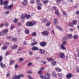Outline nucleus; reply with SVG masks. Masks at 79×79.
I'll return each instance as SVG.
<instances>
[{"label": "nucleus", "instance_id": "obj_18", "mask_svg": "<svg viewBox=\"0 0 79 79\" xmlns=\"http://www.w3.org/2000/svg\"><path fill=\"white\" fill-rule=\"evenodd\" d=\"M68 78H70L71 77V76H72V75L71 74H68L66 76Z\"/></svg>", "mask_w": 79, "mask_h": 79}, {"label": "nucleus", "instance_id": "obj_43", "mask_svg": "<svg viewBox=\"0 0 79 79\" xmlns=\"http://www.w3.org/2000/svg\"><path fill=\"white\" fill-rule=\"evenodd\" d=\"M2 60L3 57H2V56H0V63L2 62Z\"/></svg>", "mask_w": 79, "mask_h": 79}, {"label": "nucleus", "instance_id": "obj_40", "mask_svg": "<svg viewBox=\"0 0 79 79\" xmlns=\"http://www.w3.org/2000/svg\"><path fill=\"white\" fill-rule=\"evenodd\" d=\"M73 24H77V21L74 20L73 22Z\"/></svg>", "mask_w": 79, "mask_h": 79}, {"label": "nucleus", "instance_id": "obj_16", "mask_svg": "<svg viewBox=\"0 0 79 79\" xmlns=\"http://www.w3.org/2000/svg\"><path fill=\"white\" fill-rule=\"evenodd\" d=\"M60 48L64 50H66V48H64V45L62 44H61L60 45Z\"/></svg>", "mask_w": 79, "mask_h": 79}, {"label": "nucleus", "instance_id": "obj_27", "mask_svg": "<svg viewBox=\"0 0 79 79\" xmlns=\"http://www.w3.org/2000/svg\"><path fill=\"white\" fill-rule=\"evenodd\" d=\"M56 64V62H54L51 64L52 66H55Z\"/></svg>", "mask_w": 79, "mask_h": 79}, {"label": "nucleus", "instance_id": "obj_22", "mask_svg": "<svg viewBox=\"0 0 79 79\" xmlns=\"http://www.w3.org/2000/svg\"><path fill=\"white\" fill-rule=\"evenodd\" d=\"M0 66L2 68H5V64H3L2 63H0Z\"/></svg>", "mask_w": 79, "mask_h": 79}, {"label": "nucleus", "instance_id": "obj_39", "mask_svg": "<svg viewBox=\"0 0 79 79\" xmlns=\"http://www.w3.org/2000/svg\"><path fill=\"white\" fill-rule=\"evenodd\" d=\"M14 62H15V61L11 60L10 62V64H9L10 65H11V64H13V63H14Z\"/></svg>", "mask_w": 79, "mask_h": 79}, {"label": "nucleus", "instance_id": "obj_51", "mask_svg": "<svg viewBox=\"0 0 79 79\" xmlns=\"http://www.w3.org/2000/svg\"><path fill=\"white\" fill-rule=\"evenodd\" d=\"M10 13V12L9 11H7L5 12V15H8Z\"/></svg>", "mask_w": 79, "mask_h": 79}, {"label": "nucleus", "instance_id": "obj_55", "mask_svg": "<svg viewBox=\"0 0 79 79\" xmlns=\"http://www.w3.org/2000/svg\"><path fill=\"white\" fill-rule=\"evenodd\" d=\"M18 51H21V48L19 47V49H18Z\"/></svg>", "mask_w": 79, "mask_h": 79}, {"label": "nucleus", "instance_id": "obj_24", "mask_svg": "<svg viewBox=\"0 0 79 79\" xmlns=\"http://www.w3.org/2000/svg\"><path fill=\"white\" fill-rule=\"evenodd\" d=\"M25 33L26 34H29V31L27 29H26L25 30Z\"/></svg>", "mask_w": 79, "mask_h": 79}, {"label": "nucleus", "instance_id": "obj_37", "mask_svg": "<svg viewBox=\"0 0 79 79\" xmlns=\"http://www.w3.org/2000/svg\"><path fill=\"white\" fill-rule=\"evenodd\" d=\"M37 8L38 10H41V9H42V7H41L40 6H37Z\"/></svg>", "mask_w": 79, "mask_h": 79}, {"label": "nucleus", "instance_id": "obj_49", "mask_svg": "<svg viewBox=\"0 0 79 79\" xmlns=\"http://www.w3.org/2000/svg\"><path fill=\"white\" fill-rule=\"evenodd\" d=\"M29 54L30 55H33V52L31 51L30 52H29Z\"/></svg>", "mask_w": 79, "mask_h": 79}, {"label": "nucleus", "instance_id": "obj_33", "mask_svg": "<svg viewBox=\"0 0 79 79\" xmlns=\"http://www.w3.org/2000/svg\"><path fill=\"white\" fill-rule=\"evenodd\" d=\"M37 41H35L34 42V43H32L31 45H36V44H37Z\"/></svg>", "mask_w": 79, "mask_h": 79}, {"label": "nucleus", "instance_id": "obj_41", "mask_svg": "<svg viewBox=\"0 0 79 79\" xmlns=\"http://www.w3.org/2000/svg\"><path fill=\"white\" fill-rule=\"evenodd\" d=\"M3 0H0V5H3Z\"/></svg>", "mask_w": 79, "mask_h": 79}, {"label": "nucleus", "instance_id": "obj_2", "mask_svg": "<svg viewBox=\"0 0 79 79\" xmlns=\"http://www.w3.org/2000/svg\"><path fill=\"white\" fill-rule=\"evenodd\" d=\"M8 32V30L7 29L3 30L0 32V35L2 36L3 35H5L7 34V32Z\"/></svg>", "mask_w": 79, "mask_h": 79}, {"label": "nucleus", "instance_id": "obj_5", "mask_svg": "<svg viewBox=\"0 0 79 79\" xmlns=\"http://www.w3.org/2000/svg\"><path fill=\"white\" fill-rule=\"evenodd\" d=\"M50 33L47 31H44L41 32V34H42L43 35H45L46 36H48V35H49Z\"/></svg>", "mask_w": 79, "mask_h": 79}, {"label": "nucleus", "instance_id": "obj_58", "mask_svg": "<svg viewBox=\"0 0 79 79\" xmlns=\"http://www.w3.org/2000/svg\"><path fill=\"white\" fill-rule=\"evenodd\" d=\"M18 26H21V23L20 22H19L18 23Z\"/></svg>", "mask_w": 79, "mask_h": 79}, {"label": "nucleus", "instance_id": "obj_54", "mask_svg": "<svg viewBox=\"0 0 79 79\" xmlns=\"http://www.w3.org/2000/svg\"><path fill=\"white\" fill-rule=\"evenodd\" d=\"M30 3L31 4H34V1H30Z\"/></svg>", "mask_w": 79, "mask_h": 79}, {"label": "nucleus", "instance_id": "obj_59", "mask_svg": "<svg viewBox=\"0 0 79 79\" xmlns=\"http://www.w3.org/2000/svg\"><path fill=\"white\" fill-rule=\"evenodd\" d=\"M9 55V53L8 52H7L6 54V56H7Z\"/></svg>", "mask_w": 79, "mask_h": 79}, {"label": "nucleus", "instance_id": "obj_3", "mask_svg": "<svg viewBox=\"0 0 79 79\" xmlns=\"http://www.w3.org/2000/svg\"><path fill=\"white\" fill-rule=\"evenodd\" d=\"M40 77L42 79H50V74L48 73H47V76L44 75H41L40 76Z\"/></svg>", "mask_w": 79, "mask_h": 79}, {"label": "nucleus", "instance_id": "obj_25", "mask_svg": "<svg viewBox=\"0 0 79 79\" xmlns=\"http://www.w3.org/2000/svg\"><path fill=\"white\" fill-rule=\"evenodd\" d=\"M57 21H58V19H56L54 20V24L55 25H57L58 23V22H57Z\"/></svg>", "mask_w": 79, "mask_h": 79}, {"label": "nucleus", "instance_id": "obj_34", "mask_svg": "<svg viewBox=\"0 0 79 79\" xmlns=\"http://www.w3.org/2000/svg\"><path fill=\"white\" fill-rule=\"evenodd\" d=\"M51 24V23L50 22H48L46 23V26H49Z\"/></svg>", "mask_w": 79, "mask_h": 79}, {"label": "nucleus", "instance_id": "obj_21", "mask_svg": "<svg viewBox=\"0 0 79 79\" xmlns=\"http://www.w3.org/2000/svg\"><path fill=\"white\" fill-rule=\"evenodd\" d=\"M47 60H48V61H53L54 59L52 58H48L47 59Z\"/></svg>", "mask_w": 79, "mask_h": 79}, {"label": "nucleus", "instance_id": "obj_30", "mask_svg": "<svg viewBox=\"0 0 79 79\" xmlns=\"http://www.w3.org/2000/svg\"><path fill=\"white\" fill-rule=\"evenodd\" d=\"M32 35L33 36H36L37 35V34L35 32H34L32 33Z\"/></svg>", "mask_w": 79, "mask_h": 79}, {"label": "nucleus", "instance_id": "obj_29", "mask_svg": "<svg viewBox=\"0 0 79 79\" xmlns=\"http://www.w3.org/2000/svg\"><path fill=\"white\" fill-rule=\"evenodd\" d=\"M55 69L56 71H61V69H60L58 68H56Z\"/></svg>", "mask_w": 79, "mask_h": 79}, {"label": "nucleus", "instance_id": "obj_50", "mask_svg": "<svg viewBox=\"0 0 79 79\" xmlns=\"http://www.w3.org/2000/svg\"><path fill=\"white\" fill-rule=\"evenodd\" d=\"M14 28V26L13 25L11 26L10 27V29H11V30H13Z\"/></svg>", "mask_w": 79, "mask_h": 79}, {"label": "nucleus", "instance_id": "obj_17", "mask_svg": "<svg viewBox=\"0 0 79 79\" xmlns=\"http://www.w3.org/2000/svg\"><path fill=\"white\" fill-rule=\"evenodd\" d=\"M8 2L7 1H5L2 3V5H8Z\"/></svg>", "mask_w": 79, "mask_h": 79}, {"label": "nucleus", "instance_id": "obj_4", "mask_svg": "<svg viewBox=\"0 0 79 79\" xmlns=\"http://www.w3.org/2000/svg\"><path fill=\"white\" fill-rule=\"evenodd\" d=\"M13 6V5L11 4L9 6H6L4 7V9L6 10V9H7V10H12V7Z\"/></svg>", "mask_w": 79, "mask_h": 79}, {"label": "nucleus", "instance_id": "obj_56", "mask_svg": "<svg viewBox=\"0 0 79 79\" xmlns=\"http://www.w3.org/2000/svg\"><path fill=\"white\" fill-rule=\"evenodd\" d=\"M8 25H9V24L8 23H6L5 24V26H6V27H8Z\"/></svg>", "mask_w": 79, "mask_h": 79}, {"label": "nucleus", "instance_id": "obj_10", "mask_svg": "<svg viewBox=\"0 0 79 79\" xmlns=\"http://www.w3.org/2000/svg\"><path fill=\"white\" fill-rule=\"evenodd\" d=\"M39 52L40 54H45V51L44 49H40L39 50Z\"/></svg>", "mask_w": 79, "mask_h": 79}, {"label": "nucleus", "instance_id": "obj_38", "mask_svg": "<svg viewBox=\"0 0 79 79\" xmlns=\"http://www.w3.org/2000/svg\"><path fill=\"white\" fill-rule=\"evenodd\" d=\"M48 2V0H46L43 1V3H44V4H46V3H47Z\"/></svg>", "mask_w": 79, "mask_h": 79}, {"label": "nucleus", "instance_id": "obj_1", "mask_svg": "<svg viewBox=\"0 0 79 79\" xmlns=\"http://www.w3.org/2000/svg\"><path fill=\"white\" fill-rule=\"evenodd\" d=\"M36 22L35 21H31V22H28L26 23V25L27 26L29 27V26H33L36 24Z\"/></svg>", "mask_w": 79, "mask_h": 79}, {"label": "nucleus", "instance_id": "obj_61", "mask_svg": "<svg viewBox=\"0 0 79 79\" xmlns=\"http://www.w3.org/2000/svg\"><path fill=\"white\" fill-rule=\"evenodd\" d=\"M69 26H71V27H73V23H70L69 25Z\"/></svg>", "mask_w": 79, "mask_h": 79}, {"label": "nucleus", "instance_id": "obj_31", "mask_svg": "<svg viewBox=\"0 0 79 79\" xmlns=\"http://www.w3.org/2000/svg\"><path fill=\"white\" fill-rule=\"evenodd\" d=\"M38 73L39 74H40V75L43 73V71H42L40 70L38 72Z\"/></svg>", "mask_w": 79, "mask_h": 79}, {"label": "nucleus", "instance_id": "obj_23", "mask_svg": "<svg viewBox=\"0 0 79 79\" xmlns=\"http://www.w3.org/2000/svg\"><path fill=\"white\" fill-rule=\"evenodd\" d=\"M68 44V43H67V41H64L62 43V44L61 45H66Z\"/></svg>", "mask_w": 79, "mask_h": 79}, {"label": "nucleus", "instance_id": "obj_8", "mask_svg": "<svg viewBox=\"0 0 79 79\" xmlns=\"http://www.w3.org/2000/svg\"><path fill=\"white\" fill-rule=\"evenodd\" d=\"M25 17H26L27 19H29V18L31 17V15H25V16H24V15H23L21 16V18H22V19L24 18Z\"/></svg>", "mask_w": 79, "mask_h": 79}, {"label": "nucleus", "instance_id": "obj_26", "mask_svg": "<svg viewBox=\"0 0 79 79\" xmlns=\"http://www.w3.org/2000/svg\"><path fill=\"white\" fill-rule=\"evenodd\" d=\"M55 13L56 15H57V16H58V15H60L59 11H58V10H56L55 12Z\"/></svg>", "mask_w": 79, "mask_h": 79}, {"label": "nucleus", "instance_id": "obj_42", "mask_svg": "<svg viewBox=\"0 0 79 79\" xmlns=\"http://www.w3.org/2000/svg\"><path fill=\"white\" fill-rule=\"evenodd\" d=\"M27 72L28 74H32V72L31 71H28Z\"/></svg>", "mask_w": 79, "mask_h": 79}, {"label": "nucleus", "instance_id": "obj_20", "mask_svg": "<svg viewBox=\"0 0 79 79\" xmlns=\"http://www.w3.org/2000/svg\"><path fill=\"white\" fill-rule=\"evenodd\" d=\"M62 13L63 16H67V13L66 12H65V11H62Z\"/></svg>", "mask_w": 79, "mask_h": 79}, {"label": "nucleus", "instance_id": "obj_63", "mask_svg": "<svg viewBox=\"0 0 79 79\" xmlns=\"http://www.w3.org/2000/svg\"><path fill=\"white\" fill-rule=\"evenodd\" d=\"M40 69V71H42V70H44V68H41Z\"/></svg>", "mask_w": 79, "mask_h": 79}, {"label": "nucleus", "instance_id": "obj_14", "mask_svg": "<svg viewBox=\"0 0 79 79\" xmlns=\"http://www.w3.org/2000/svg\"><path fill=\"white\" fill-rule=\"evenodd\" d=\"M67 38L69 39H71L73 38V36H72V34H70L68 35H67Z\"/></svg>", "mask_w": 79, "mask_h": 79}, {"label": "nucleus", "instance_id": "obj_62", "mask_svg": "<svg viewBox=\"0 0 79 79\" xmlns=\"http://www.w3.org/2000/svg\"><path fill=\"white\" fill-rule=\"evenodd\" d=\"M27 77L29 78V79H31V78H32V77L31 76V75H27Z\"/></svg>", "mask_w": 79, "mask_h": 79}, {"label": "nucleus", "instance_id": "obj_19", "mask_svg": "<svg viewBox=\"0 0 79 79\" xmlns=\"http://www.w3.org/2000/svg\"><path fill=\"white\" fill-rule=\"evenodd\" d=\"M68 38V37L67 36V35H66L64 37L62 40V41H64V40H66V39H67V38Z\"/></svg>", "mask_w": 79, "mask_h": 79}, {"label": "nucleus", "instance_id": "obj_12", "mask_svg": "<svg viewBox=\"0 0 79 79\" xmlns=\"http://www.w3.org/2000/svg\"><path fill=\"white\" fill-rule=\"evenodd\" d=\"M31 50L33 51H37V50H39V48L36 47L34 46L31 48Z\"/></svg>", "mask_w": 79, "mask_h": 79}, {"label": "nucleus", "instance_id": "obj_13", "mask_svg": "<svg viewBox=\"0 0 79 79\" xmlns=\"http://www.w3.org/2000/svg\"><path fill=\"white\" fill-rule=\"evenodd\" d=\"M42 21L43 23H47L48 22V20L45 18H43L42 19Z\"/></svg>", "mask_w": 79, "mask_h": 79}, {"label": "nucleus", "instance_id": "obj_47", "mask_svg": "<svg viewBox=\"0 0 79 79\" xmlns=\"http://www.w3.org/2000/svg\"><path fill=\"white\" fill-rule=\"evenodd\" d=\"M77 37H78L77 35H75L74 36L73 38L75 39H77Z\"/></svg>", "mask_w": 79, "mask_h": 79}, {"label": "nucleus", "instance_id": "obj_6", "mask_svg": "<svg viewBox=\"0 0 79 79\" xmlns=\"http://www.w3.org/2000/svg\"><path fill=\"white\" fill-rule=\"evenodd\" d=\"M59 57L62 59H64L65 58V55L64 53L61 52L59 54Z\"/></svg>", "mask_w": 79, "mask_h": 79}, {"label": "nucleus", "instance_id": "obj_60", "mask_svg": "<svg viewBox=\"0 0 79 79\" xmlns=\"http://www.w3.org/2000/svg\"><path fill=\"white\" fill-rule=\"evenodd\" d=\"M32 63H30L28 64L27 65L28 66H31V65H32Z\"/></svg>", "mask_w": 79, "mask_h": 79}, {"label": "nucleus", "instance_id": "obj_32", "mask_svg": "<svg viewBox=\"0 0 79 79\" xmlns=\"http://www.w3.org/2000/svg\"><path fill=\"white\" fill-rule=\"evenodd\" d=\"M52 74L54 77H56V74H55V72H52Z\"/></svg>", "mask_w": 79, "mask_h": 79}, {"label": "nucleus", "instance_id": "obj_48", "mask_svg": "<svg viewBox=\"0 0 79 79\" xmlns=\"http://www.w3.org/2000/svg\"><path fill=\"white\" fill-rule=\"evenodd\" d=\"M15 69H17L18 68V64H16L15 66Z\"/></svg>", "mask_w": 79, "mask_h": 79}, {"label": "nucleus", "instance_id": "obj_53", "mask_svg": "<svg viewBox=\"0 0 79 79\" xmlns=\"http://www.w3.org/2000/svg\"><path fill=\"white\" fill-rule=\"evenodd\" d=\"M23 58H20L19 59V61H23Z\"/></svg>", "mask_w": 79, "mask_h": 79}, {"label": "nucleus", "instance_id": "obj_44", "mask_svg": "<svg viewBox=\"0 0 79 79\" xmlns=\"http://www.w3.org/2000/svg\"><path fill=\"white\" fill-rule=\"evenodd\" d=\"M56 2L57 3L59 4V3H60V2H61V0H57Z\"/></svg>", "mask_w": 79, "mask_h": 79}, {"label": "nucleus", "instance_id": "obj_35", "mask_svg": "<svg viewBox=\"0 0 79 79\" xmlns=\"http://www.w3.org/2000/svg\"><path fill=\"white\" fill-rule=\"evenodd\" d=\"M18 22V19H15V20L13 21V22L14 23H16Z\"/></svg>", "mask_w": 79, "mask_h": 79}, {"label": "nucleus", "instance_id": "obj_52", "mask_svg": "<svg viewBox=\"0 0 79 79\" xmlns=\"http://www.w3.org/2000/svg\"><path fill=\"white\" fill-rule=\"evenodd\" d=\"M4 24H1L0 25V27H3L4 26Z\"/></svg>", "mask_w": 79, "mask_h": 79}, {"label": "nucleus", "instance_id": "obj_15", "mask_svg": "<svg viewBox=\"0 0 79 79\" xmlns=\"http://www.w3.org/2000/svg\"><path fill=\"white\" fill-rule=\"evenodd\" d=\"M56 28L57 29H59V31H63V29H62V27L60 26H56Z\"/></svg>", "mask_w": 79, "mask_h": 79}, {"label": "nucleus", "instance_id": "obj_7", "mask_svg": "<svg viewBox=\"0 0 79 79\" xmlns=\"http://www.w3.org/2000/svg\"><path fill=\"white\" fill-rule=\"evenodd\" d=\"M24 75L23 74H20L19 76L15 75V77L17 78V79H19L21 77H24Z\"/></svg>", "mask_w": 79, "mask_h": 79}, {"label": "nucleus", "instance_id": "obj_64", "mask_svg": "<svg viewBox=\"0 0 79 79\" xmlns=\"http://www.w3.org/2000/svg\"><path fill=\"white\" fill-rule=\"evenodd\" d=\"M76 14L77 15H79V11H76Z\"/></svg>", "mask_w": 79, "mask_h": 79}, {"label": "nucleus", "instance_id": "obj_9", "mask_svg": "<svg viewBox=\"0 0 79 79\" xmlns=\"http://www.w3.org/2000/svg\"><path fill=\"white\" fill-rule=\"evenodd\" d=\"M40 44L41 47H45L47 45V43L44 42H40Z\"/></svg>", "mask_w": 79, "mask_h": 79}, {"label": "nucleus", "instance_id": "obj_46", "mask_svg": "<svg viewBox=\"0 0 79 79\" xmlns=\"http://www.w3.org/2000/svg\"><path fill=\"white\" fill-rule=\"evenodd\" d=\"M12 40L15 41L17 40V39H16V38H13L12 39Z\"/></svg>", "mask_w": 79, "mask_h": 79}, {"label": "nucleus", "instance_id": "obj_36", "mask_svg": "<svg viewBox=\"0 0 79 79\" xmlns=\"http://www.w3.org/2000/svg\"><path fill=\"white\" fill-rule=\"evenodd\" d=\"M7 48V47L6 46H4L2 48V50H5V49H6Z\"/></svg>", "mask_w": 79, "mask_h": 79}, {"label": "nucleus", "instance_id": "obj_57", "mask_svg": "<svg viewBox=\"0 0 79 79\" xmlns=\"http://www.w3.org/2000/svg\"><path fill=\"white\" fill-rule=\"evenodd\" d=\"M52 8L53 10H56V8L55 6H53L52 7Z\"/></svg>", "mask_w": 79, "mask_h": 79}, {"label": "nucleus", "instance_id": "obj_11", "mask_svg": "<svg viewBox=\"0 0 79 79\" xmlns=\"http://www.w3.org/2000/svg\"><path fill=\"white\" fill-rule=\"evenodd\" d=\"M28 2L27 0H24L22 2V4L23 5H24L26 6V5H27V3Z\"/></svg>", "mask_w": 79, "mask_h": 79}, {"label": "nucleus", "instance_id": "obj_28", "mask_svg": "<svg viewBox=\"0 0 79 79\" xmlns=\"http://www.w3.org/2000/svg\"><path fill=\"white\" fill-rule=\"evenodd\" d=\"M17 47H18V46H17V45H15L12 47V49H15V48H17Z\"/></svg>", "mask_w": 79, "mask_h": 79}, {"label": "nucleus", "instance_id": "obj_45", "mask_svg": "<svg viewBox=\"0 0 79 79\" xmlns=\"http://www.w3.org/2000/svg\"><path fill=\"white\" fill-rule=\"evenodd\" d=\"M58 76H59V77H62V75L60 73H58L57 74Z\"/></svg>", "mask_w": 79, "mask_h": 79}]
</instances>
